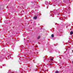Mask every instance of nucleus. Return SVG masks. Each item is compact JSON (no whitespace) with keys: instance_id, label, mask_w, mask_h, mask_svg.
I'll use <instances>...</instances> for the list:
<instances>
[{"instance_id":"nucleus-1","label":"nucleus","mask_w":73,"mask_h":73,"mask_svg":"<svg viewBox=\"0 0 73 73\" xmlns=\"http://www.w3.org/2000/svg\"><path fill=\"white\" fill-rule=\"evenodd\" d=\"M37 17H33V19H34V20H36V19H37Z\"/></svg>"},{"instance_id":"nucleus-2","label":"nucleus","mask_w":73,"mask_h":73,"mask_svg":"<svg viewBox=\"0 0 73 73\" xmlns=\"http://www.w3.org/2000/svg\"><path fill=\"white\" fill-rule=\"evenodd\" d=\"M73 32L72 31H71L70 32V35H72V34H73Z\"/></svg>"},{"instance_id":"nucleus-3","label":"nucleus","mask_w":73,"mask_h":73,"mask_svg":"<svg viewBox=\"0 0 73 73\" xmlns=\"http://www.w3.org/2000/svg\"><path fill=\"white\" fill-rule=\"evenodd\" d=\"M51 37H54V35H53V34L52 35H51Z\"/></svg>"},{"instance_id":"nucleus-4","label":"nucleus","mask_w":73,"mask_h":73,"mask_svg":"<svg viewBox=\"0 0 73 73\" xmlns=\"http://www.w3.org/2000/svg\"><path fill=\"white\" fill-rule=\"evenodd\" d=\"M40 36H38V39H39L40 38Z\"/></svg>"},{"instance_id":"nucleus-5","label":"nucleus","mask_w":73,"mask_h":73,"mask_svg":"<svg viewBox=\"0 0 73 73\" xmlns=\"http://www.w3.org/2000/svg\"><path fill=\"white\" fill-rule=\"evenodd\" d=\"M56 73H58V71H56L55 72Z\"/></svg>"},{"instance_id":"nucleus-6","label":"nucleus","mask_w":73,"mask_h":73,"mask_svg":"<svg viewBox=\"0 0 73 73\" xmlns=\"http://www.w3.org/2000/svg\"><path fill=\"white\" fill-rule=\"evenodd\" d=\"M67 10H69V7H67Z\"/></svg>"},{"instance_id":"nucleus-7","label":"nucleus","mask_w":73,"mask_h":73,"mask_svg":"<svg viewBox=\"0 0 73 73\" xmlns=\"http://www.w3.org/2000/svg\"><path fill=\"white\" fill-rule=\"evenodd\" d=\"M50 60H53V59L52 58H51Z\"/></svg>"},{"instance_id":"nucleus-8","label":"nucleus","mask_w":73,"mask_h":73,"mask_svg":"<svg viewBox=\"0 0 73 73\" xmlns=\"http://www.w3.org/2000/svg\"><path fill=\"white\" fill-rule=\"evenodd\" d=\"M50 65H52V64H50Z\"/></svg>"},{"instance_id":"nucleus-9","label":"nucleus","mask_w":73,"mask_h":73,"mask_svg":"<svg viewBox=\"0 0 73 73\" xmlns=\"http://www.w3.org/2000/svg\"><path fill=\"white\" fill-rule=\"evenodd\" d=\"M52 14H51V15H50L51 16H52Z\"/></svg>"},{"instance_id":"nucleus-10","label":"nucleus","mask_w":73,"mask_h":73,"mask_svg":"<svg viewBox=\"0 0 73 73\" xmlns=\"http://www.w3.org/2000/svg\"><path fill=\"white\" fill-rule=\"evenodd\" d=\"M72 52H73V50H72Z\"/></svg>"},{"instance_id":"nucleus-11","label":"nucleus","mask_w":73,"mask_h":73,"mask_svg":"<svg viewBox=\"0 0 73 73\" xmlns=\"http://www.w3.org/2000/svg\"><path fill=\"white\" fill-rule=\"evenodd\" d=\"M49 58V59H51V58Z\"/></svg>"},{"instance_id":"nucleus-12","label":"nucleus","mask_w":73,"mask_h":73,"mask_svg":"<svg viewBox=\"0 0 73 73\" xmlns=\"http://www.w3.org/2000/svg\"><path fill=\"white\" fill-rule=\"evenodd\" d=\"M50 13H51V12H50Z\"/></svg>"},{"instance_id":"nucleus-13","label":"nucleus","mask_w":73,"mask_h":73,"mask_svg":"<svg viewBox=\"0 0 73 73\" xmlns=\"http://www.w3.org/2000/svg\"><path fill=\"white\" fill-rule=\"evenodd\" d=\"M13 46H12V47Z\"/></svg>"}]
</instances>
